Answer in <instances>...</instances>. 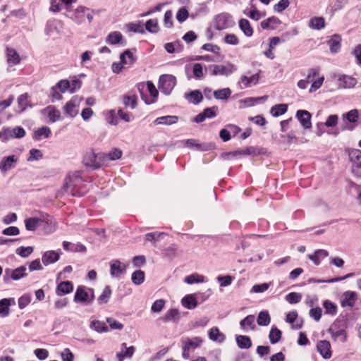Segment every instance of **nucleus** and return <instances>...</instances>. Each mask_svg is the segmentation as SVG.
<instances>
[{
  "instance_id": "1",
  "label": "nucleus",
  "mask_w": 361,
  "mask_h": 361,
  "mask_svg": "<svg viewBox=\"0 0 361 361\" xmlns=\"http://www.w3.org/2000/svg\"><path fill=\"white\" fill-rule=\"evenodd\" d=\"M82 184L83 180L78 173L69 174L64 179L62 189L57 191L56 197H61L64 193L72 196L82 195L84 194V192L81 189Z\"/></svg>"
},
{
  "instance_id": "2",
  "label": "nucleus",
  "mask_w": 361,
  "mask_h": 361,
  "mask_svg": "<svg viewBox=\"0 0 361 361\" xmlns=\"http://www.w3.org/2000/svg\"><path fill=\"white\" fill-rule=\"evenodd\" d=\"M351 173L355 178H361V150L353 149L349 152Z\"/></svg>"
},
{
  "instance_id": "3",
  "label": "nucleus",
  "mask_w": 361,
  "mask_h": 361,
  "mask_svg": "<svg viewBox=\"0 0 361 361\" xmlns=\"http://www.w3.org/2000/svg\"><path fill=\"white\" fill-rule=\"evenodd\" d=\"M25 135V131L22 127L4 128L0 130V140L6 142L11 139L22 138Z\"/></svg>"
},
{
  "instance_id": "4",
  "label": "nucleus",
  "mask_w": 361,
  "mask_h": 361,
  "mask_svg": "<svg viewBox=\"0 0 361 361\" xmlns=\"http://www.w3.org/2000/svg\"><path fill=\"white\" fill-rule=\"evenodd\" d=\"M94 298V290L89 288L87 290L85 286H78L74 296L75 302L90 304Z\"/></svg>"
},
{
  "instance_id": "5",
  "label": "nucleus",
  "mask_w": 361,
  "mask_h": 361,
  "mask_svg": "<svg viewBox=\"0 0 361 361\" xmlns=\"http://www.w3.org/2000/svg\"><path fill=\"white\" fill-rule=\"evenodd\" d=\"M176 84V78L172 75H162L159 80V89L161 92L168 95Z\"/></svg>"
},
{
  "instance_id": "6",
  "label": "nucleus",
  "mask_w": 361,
  "mask_h": 361,
  "mask_svg": "<svg viewBox=\"0 0 361 361\" xmlns=\"http://www.w3.org/2000/svg\"><path fill=\"white\" fill-rule=\"evenodd\" d=\"M82 98L79 96H74L63 107L65 114L70 117H75L78 114V107Z\"/></svg>"
},
{
  "instance_id": "7",
  "label": "nucleus",
  "mask_w": 361,
  "mask_h": 361,
  "mask_svg": "<svg viewBox=\"0 0 361 361\" xmlns=\"http://www.w3.org/2000/svg\"><path fill=\"white\" fill-rule=\"evenodd\" d=\"M105 156L103 153L94 154L90 152L87 154L85 157V164L87 166H92L94 169H99L104 164L103 159H105Z\"/></svg>"
},
{
  "instance_id": "8",
  "label": "nucleus",
  "mask_w": 361,
  "mask_h": 361,
  "mask_svg": "<svg viewBox=\"0 0 361 361\" xmlns=\"http://www.w3.org/2000/svg\"><path fill=\"white\" fill-rule=\"evenodd\" d=\"M233 23L231 16L226 13L216 16L214 20L215 28L219 30L226 29Z\"/></svg>"
},
{
  "instance_id": "9",
  "label": "nucleus",
  "mask_w": 361,
  "mask_h": 361,
  "mask_svg": "<svg viewBox=\"0 0 361 361\" xmlns=\"http://www.w3.org/2000/svg\"><path fill=\"white\" fill-rule=\"evenodd\" d=\"M61 255V252L60 250L58 251H47L42 256V262L44 266H48L56 262L59 259Z\"/></svg>"
},
{
  "instance_id": "10",
  "label": "nucleus",
  "mask_w": 361,
  "mask_h": 361,
  "mask_svg": "<svg viewBox=\"0 0 361 361\" xmlns=\"http://www.w3.org/2000/svg\"><path fill=\"white\" fill-rule=\"evenodd\" d=\"M126 266L118 259H113L110 262V274L112 277H119L124 274Z\"/></svg>"
},
{
  "instance_id": "11",
  "label": "nucleus",
  "mask_w": 361,
  "mask_h": 361,
  "mask_svg": "<svg viewBox=\"0 0 361 361\" xmlns=\"http://www.w3.org/2000/svg\"><path fill=\"white\" fill-rule=\"evenodd\" d=\"M296 117L304 128L309 129L312 127L311 114L306 110H298Z\"/></svg>"
},
{
  "instance_id": "12",
  "label": "nucleus",
  "mask_w": 361,
  "mask_h": 361,
  "mask_svg": "<svg viewBox=\"0 0 361 361\" xmlns=\"http://www.w3.org/2000/svg\"><path fill=\"white\" fill-rule=\"evenodd\" d=\"M259 73L254 74L250 77L243 75L239 81V85L241 89H245L251 87L252 85H257L259 82Z\"/></svg>"
},
{
  "instance_id": "13",
  "label": "nucleus",
  "mask_w": 361,
  "mask_h": 361,
  "mask_svg": "<svg viewBox=\"0 0 361 361\" xmlns=\"http://www.w3.org/2000/svg\"><path fill=\"white\" fill-rule=\"evenodd\" d=\"M17 160V157L14 155L4 158L0 162V171L4 173L12 168H14Z\"/></svg>"
},
{
  "instance_id": "14",
  "label": "nucleus",
  "mask_w": 361,
  "mask_h": 361,
  "mask_svg": "<svg viewBox=\"0 0 361 361\" xmlns=\"http://www.w3.org/2000/svg\"><path fill=\"white\" fill-rule=\"evenodd\" d=\"M317 350L324 359H329L331 356L330 343L326 340L320 341L317 345Z\"/></svg>"
},
{
  "instance_id": "15",
  "label": "nucleus",
  "mask_w": 361,
  "mask_h": 361,
  "mask_svg": "<svg viewBox=\"0 0 361 361\" xmlns=\"http://www.w3.org/2000/svg\"><path fill=\"white\" fill-rule=\"evenodd\" d=\"M135 348L133 346L127 347L126 343L121 344V351L117 353L116 357L118 361H123L124 358H130L133 355Z\"/></svg>"
},
{
  "instance_id": "16",
  "label": "nucleus",
  "mask_w": 361,
  "mask_h": 361,
  "mask_svg": "<svg viewBox=\"0 0 361 361\" xmlns=\"http://www.w3.org/2000/svg\"><path fill=\"white\" fill-rule=\"evenodd\" d=\"M73 290V285L69 281H62L59 283L56 288V293L59 296L70 293Z\"/></svg>"
},
{
  "instance_id": "17",
  "label": "nucleus",
  "mask_w": 361,
  "mask_h": 361,
  "mask_svg": "<svg viewBox=\"0 0 361 361\" xmlns=\"http://www.w3.org/2000/svg\"><path fill=\"white\" fill-rule=\"evenodd\" d=\"M356 301V293L353 291H346L343 295L341 305L343 307H353Z\"/></svg>"
},
{
  "instance_id": "18",
  "label": "nucleus",
  "mask_w": 361,
  "mask_h": 361,
  "mask_svg": "<svg viewBox=\"0 0 361 361\" xmlns=\"http://www.w3.org/2000/svg\"><path fill=\"white\" fill-rule=\"evenodd\" d=\"M211 70V75H228L231 73L232 70L228 66L221 65H214L209 67Z\"/></svg>"
},
{
  "instance_id": "19",
  "label": "nucleus",
  "mask_w": 361,
  "mask_h": 361,
  "mask_svg": "<svg viewBox=\"0 0 361 361\" xmlns=\"http://www.w3.org/2000/svg\"><path fill=\"white\" fill-rule=\"evenodd\" d=\"M281 23V21L276 16H271L261 22V27L263 29H276Z\"/></svg>"
},
{
  "instance_id": "20",
  "label": "nucleus",
  "mask_w": 361,
  "mask_h": 361,
  "mask_svg": "<svg viewBox=\"0 0 361 361\" xmlns=\"http://www.w3.org/2000/svg\"><path fill=\"white\" fill-rule=\"evenodd\" d=\"M136 57L131 50L124 51L120 56V60L124 66H131L136 61Z\"/></svg>"
},
{
  "instance_id": "21",
  "label": "nucleus",
  "mask_w": 361,
  "mask_h": 361,
  "mask_svg": "<svg viewBox=\"0 0 361 361\" xmlns=\"http://www.w3.org/2000/svg\"><path fill=\"white\" fill-rule=\"evenodd\" d=\"M329 256V252L326 250L319 249L317 250L314 254L309 255L308 258L312 261L315 265H319L321 259H324Z\"/></svg>"
},
{
  "instance_id": "22",
  "label": "nucleus",
  "mask_w": 361,
  "mask_h": 361,
  "mask_svg": "<svg viewBox=\"0 0 361 361\" xmlns=\"http://www.w3.org/2000/svg\"><path fill=\"white\" fill-rule=\"evenodd\" d=\"M89 11V8L85 6H79L77 8L73 13L72 18L77 23H82L85 20V14Z\"/></svg>"
},
{
  "instance_id": "23",
  "label": "nucleus",
  "mask_w": 361,
  "mask_h": 361,
  "mask_svg": "<svg viewBox=\"0 0 361 361\" xmlns=\"http://www.w3.org/2000/svg\"><path fill=\"white\" fill-rule=\"evenodd\" d=\"M6 56L7 62L9 66L17 65L20 62L19 54L13 48H6Z\"/></svg>"
},
{
  "instance_id": "24",
  "label": "nucleus",
  "mask_w": 361,
  "mask_h": 361,
  "mask_svg": "<svg viewBox=\"0 0 361 361\" xmlns=\"http://www.w3.org/2000/svg\"><path fill=\"white\" fill-rule=\"evenodd\" d=\"M255 317L252 314L247 315L240 322V328L244 331H247L248 329L253 330L255 328Z\"/></svg>"
},
{
  "instance_id": "25",
  "label": "nucleus",
  "mask_w": 361,
  "mask_h": 361,
  "mask_svg": "<svg viewBox=\"0 0 361 361\" xmlns=\"http://www.w3.org/2000/svg\"><path fill=\"white\" fill-rule=\"evenodd\" d=\"M184 97L189 102L197 104L202 100V94L199 90H192L190 92L185 93Z\"/></svg>"
},
{
  "instance_id": "26",
  "label": "nucleus",
  "mask_w": 361,
  "mask_h": 361,
  "mask_svg": "<svg viewBox=\"0 0 361 361\" xmlns=\"http://www.w3.org/2000/svg\"><path fill=\"white\" fill-rule=\"evenodd\" d=\"M356 84V79L351 76L343 75L338 79V85L343 88H352L355 87Z\"/></svg>"
},
{
  "instance_id": "27",
  "label": "nucleus",
  "mask_w": 361,
  "mask_h": 361,
  "mask_svg": "<svg viewBox=\"0 0 361 361\" xmlns=\"http://www.w3.org/2000/svg\"><path fill=\"white\" fill-rule=\"evenodd\" d=\"M179 319V312L177 309H170L169 310L166 314L160 318L164 323H167L169 322H176Z\"/></svg>"
},
{
  "instance_id": "28",
  "label": "nucleus",
  "mask_w": 361,
  "mask_h": 361,
  "mask_svg": "<svg viewBox=\"0 0 361 361\" xmlns=\"http://www.w3.org/2000/svg\"><path fill=\"white\" fill-rule=\"evenodd\" d=\"M183 307L188 310L195 309L197 306V300L194 294L185 295L181 300Z\"/></svg>"
},
{
  "instance_id": "29",
  "label": "nucleus",
  "mask_w": 361,
  "mask_h": 361,
  "mask_svg": "<svg viewBox=\"0 0 361 361\" xmlns=\"http://www.w3.org/2000/svg\"><path fill=\"white\" fill-rule=\"evenodd\" d=\"M341 38L338 35H333L330 39L327 41V44L330 48L331 53H337L341 49Z\"/></svg>"
},
{
  "instance_id": "30",
  "label": "nucleus",
  "mask_w": 361,
  "mask_h": 361,
  "mask_svg": "<svg viewBox=\"0 0 361 361\" xmlns=\"http://www.w3.org/2000/svg\"><path fill=\"white\" fill-rule=\"evenodd\" d=\"M11 302H14L13 298H4L0 300V314L2 317H7L10 312Z\"/></svg>"
},
{
  "instance_id": "31",
  "label": "nucleus",
  "mask_w": 361,
  "mask_h": 361,
  "mask_svg": "<svg viewBox=\"0 0 361 361\" xmlns=\"http://www.w3.org/2000/svg\"><path fill=\"white\" fill-rule=\"evenodd\" d=\"M178 121L177 116H164L158 117L154 123L155 125H172L176 123Z\"/></svg>"
},
{
  "instance_id": "32",
  "label": "nucleus",
  "mask_w": 361,
  "mask_h": 361,
  "mask_svg": "<svg viewBox=\"0 0 361 361\" xmlns=\"http://www.w3.org/2000/svg\"><path fill=\"white\" fill-rule=\"evenodd\" d=\"M46 110L48 111V117L50 122L54 123L62 119L60 111L57 110L54 106H47Z\"/></svg>"
},
{
  "instance_id": "33",
  "label": "nucleus",
  "mask_w": 361,
  "mask_h": 361,
  "mask_svg": "<svg viewBox=\"0 0 361 361\" xmlns=\"http://www.w3.org/2000/svg\"><path fill=\"white\" fill-rule=\"evenodd\" d=\"M63 247L67 251L71 252H85L86 248L82 244H75L68 241L63 242Z\"/></svg>"
},
{
  "instance_id": "34",
  "label": "nucleus",
  "mask_w": 361,
  "mask_h": 361,
  "mask_svg": "<svg viewBox=\"0 0 361 361\" xmlns=\"http://www.w3.org/2000/svg\"><path fill=\"white\" fill-rule=\"evenodd\" d=\"M209 338L216 342L222 343L226 337L224 334L221 333L217 327H212L209 331Z\"/></svg>"
},
{
  "instance_id": "35",
  "label": "nucleus",
  "mask_w": 361,
  "mask_h": 361,
  "mask_svg": "<svg viewBox=\"0 0 361 361\" xmlns=\"http://www.w3.org/2000/svg\"><path fill=\"white\" fill-rule=\"evenodd\" d=\"M123 104L126 107L134 109L137 106V96L135 94H128L123 97Z\"/></svg>"
},
{
  "instance_id": "36",
  "label": "nucleus",
  "mask_w": 361,
  "mask_h": 361,
  "mask_svg": "<svg viewBox=\"0 0 361 361\" xmlns=\"http://www.w3.org/2000/svg\"><path fill=\"white\" fill-rule=\"evenodd\" d=\"M309 26L314 30H321L325 26V20L323 17L312 18L309 22Z\"/></svg>"
},
{
  "instance_id": "37",
  "label": "nucleus",
  "mask_w": 361,
  "mask_h": 361,
  "mask_svg": "<svg viewBox=\"0 0 361 361\" xmlns=\"http://www.w3.org/2000/svg\"><path fill=\"white\" fill-rule=\"evenodd\" d=\"M240 30L247 37H251L253 34V29L247 19H240L239 21Z\"/></svg>"
},
{
  "instance_id": "38",
  "label": "nucleus",
  "mask_w": 361,
  "mask_h": 361,
  "mask_svg": "<svg viewBox=\"0 0 361 361\" xmlns=\"http://www.w3.org/2000/svg\"><path fill=\"white\" fill-rule=\"evenodd\" d=\"M50 134V128L47 126H43L35 131L33 137L36 140H40L42 137H49Z\"/></svg>"
},
{
  "instance_id": "39",
  "label": "nucleus",
  "mask_w": 361,
  "mask_h": 361,
  "mask_svg": "<svg viewBox=\"0 0 361 361\" xmlns=\"http://www.w3.org/2000/svg\"><path fill=\"white\" fill-rule=\"evenodd\" d=\"M238 346L242 349H247L252 345L250 338L247 336L240 335L236 337Z\"/></svg>"
},
{
  "instance_id": "40",
  "label": "nucleus",
  "mask_w": 361,
  "mask_h": 361,
  "mask_svg": "<svg viewBox=\"0 0 361 361\" xmlns=\"http://www.w3.org/2000/svg\"><path fill=\"white\" fill-rule=\"evenodd\" d=\"M202 342V338L200 337H193L192 338H185L183 341V345L186 348H195L198 347Z\"/></svg>"
},
{
  "instance_id": "41",
  "label": "nucleus",
  "mask_w": 361,
  "mask_h": 361,
  "mask_svg": "<svg viewBox=\"0 0 361 361\" xmlns=\"http://www.w3.org/2000/svg\"><path fill=\"white\" fill-rule=\"evenodd\" d=\"M288 109V106L285 104H276L271 108V114L273 116L277 117L284 114Z\"/></svg>"
},
{
  "instance_id": "42",
  "label": "nucleus",
  "mask_w": 361,
  "mask_h": 361,
  "mask_svg": "<svg viewBox=\"0 0 361 361\" xmlns=\"http://www.w3.org/2000/svg\"><path fill=\"white\" fill-rule=\"evenodd\" d=\"M257 324L259 326H268L271 322V317L267 311H261L257 317Z\"/></svg>"
},
{
  "instance_id": "43",
  "label": "nucleus",
  "mask_w": 361,
  "mask_h": 361,
  "mask_svg": "<svg viewBox=\"0 0 361 361\" xmlns=\"http://www.w3.org/2000/svg\"><path fill=\"white\" fill-rule=\"evenodd\" d=\"M145 29L149 32L156 34L159 31V26L157 19H149L145 23Z\"/></svg>"
},
{
  "instance_id": "44",
  "label": "nucleus",
  "mask_w": 361,
  "mask_h": 361,
  "mask_svg": "<svg viewBox=\"0 0 361 361\" xmlns=\"http://www.w3.org/2000/svg\"><path fill=\"white\" fill-rule=\"evenodd\" d=\"M232 92L230 88H223L214 92V97L216 99H227L230 97Z\"/></svg>"
},
{
  "instance_id": "45",
  "label": "nucleus",
  "mask_w": 361,
  "mask_h": 361,
  "mask_svg": "<svg viewBox=\"0 0 361 361\" xmlns=\"http://www.w3.org/2000/svg\"><path fill=\"white\" fill-rule=\"evenodd\" d=\"M123 39L122 34L120 32L114 31L110 32L106 38V42L110 44H116Z\"/></svg>"
},
{
  "instance_id": "46",
  "label": "nucleus",
  "mask_w": 361,
  "mask_h": 361,
  "mask_svg": "<svg viewBox=\"0 0 361 361\" xmlns=\"http://www.w3.org/2000/svg\"><path fill=\"white\" fill-rule=\"evenodd\" d=\"M111 295V290L109 286H105L102 294L97 299L99 304H106L108 302Z\"/></svg>"
},
{
  "instance_id": "47",
  "label": "nucleus",
  "mask_w": 361,
  "mask_h": 361,
  "mask_svg": "<svg viewBox=\"0 0 361 361\" xmlns=\"http://www.w3.org/2000/svg\"><path fill=\"white\" fill-rule=\"evenodd\" d=\"M90 328L98 333L106 332L109 329L107 326L102 322L94 320L91 322Z\"/></svg>"
},
{
  "instance_id": "48",
  "label": "nucleus",
  "mask_w": 361,
  "mask_h": 361,
  "mask_svg": "<svg viewBox=\"0 0 361 361\" xmlns=\"http://www.w3.org/2000/svg\"><path fill=\"white\" fill-rule=\"evenodd\" d=\"M25 271L26 267L25 266L18 267L11 271V278L15 281L19 280L27 275Z\"/></svg>"
},
{
  "instance_id": "49",
  "label": "nucleus",
  "mask_w": 361,
  "mask_h": 361,
  "mask_svg": "<svg viewBox=\"0 0 361 361\" xmlns=\"http://www.w3.org/2000/svg\"><path fill=\"white\" fill-rule=\"evenodd\" d=\"M41 221L39 218H27L25 220V228L28 231H35Z\"/></svg>"
},
{
  "instance_id": "50",
  "label": "nucleus",
  "mask_w": 361,
  "mask_h": 361,
  "mask_svg": "<svg viewBox=\"0 0 361 361\" xmlns=\"http://www.w3.org/2000/svg\"><path fill=\"white\" fill-rule=\"evenodd\" d=\"M269 341L271 344H275L281 340V331L277 328H271L269 335Z\"/></svg>"
},
{
  "instance_id": "51",
  "label": "nucleus",
  "mask_w": 361,
  "mask_h": 361,
  "mask_svg": "<svg viewBox=\"0 0 361 361\" xmlns=\"http://www.w3.org/2000/svg\"><path fill=\"white\" fill-rule=\"evenodd\" d=\"M128 30L130 32H134L137 33L144 34L145 32L142 22L137 23H130L126 25Z\"/></svg>"
},
{
  "instance_id": "52",
  "label": "nucleus",
  "mask_w": 361,
  "mask_h": 361,
  "mask_svg": "<svg viewBox=\"0 0 361 361\" xmlns=\"http://www.w3.org/2000/svg\"><path fill=\"white\" fill-rule=\"evenodd\" d=\"M132 281L135 285H140L144 282L145 273L141 270L134 271L131 277Z\"/></svg>"
},
{
  "instance_id": "53",
  "label": "nucleus",
  "mask_w": 361,
  "mask_h": 361,
  "mask_svg": "<svg viewBox=\"0 0 361 361\" xmlns=\"http://www.w3.org/2000/svg\"><path fill=\"white\" fill-rule=\"evenodd\" d=\"M106 157L103 159L104 164L109 160H116L121 157L122 151L119 149H114L113 151L110 152L109 154H104Z\"/></svg>"
},
{
  "instance_id": "54",
  "label": "nucleus",
  "mask_w": 361,
  "mask_h": 361,
  "mask_svg": "<svg viewBox=\"0 0 361 361\" xmlns=\"http://www.w3.org/2000/svg\"><path fill=\"white\" fill-rule=\"evenodd\" d=\"M204 281V277L202 275L197 274H193L185 278V282L188 284H192L194 283H202Z\"/></svg>"
},
{
  "instance_id": "55",
  "label": "nucleus",
  "mask_w": 361,
  "mask_h": 361,
  "mask_svg": "<svg viewBox=\"0 0 361 361\" xmlns=\"http://www.w3.org/2000/svg\"><path fill=\"white\" fill-rule=\"evenodd\" d=\"M359 116V112L357 109H352L343 114V118H345L350 123H356Z\"/></svg>"
},
{
  "instance_id": "56",
  "label": "nucleus",
  "mask_w": 361,
  "mask_h": 361,
  "mask_svg": "<svg viewBox=\"0 0 361 361\" xmlns=\"http://www.w3.org/2000/svg\"><path fill=\"white\" fill-rule=\"evenodd\" d=\"M302 299L300 293L292 292L286 296V300L290 304L298 303Z\"/></svg>"
},
{
  "instance_id": "57",
  "label": "nucleus",
  "mask_w": 361,
  "mask_h": 361,
  "mask_svg": "<svg viewBox=\"0 0 361 361\" xmlns=\"http://www.w3.org/2000/svg\"><path fill=\"white\" fill-rule=\"evenodd\" d=\"M188 16L189 13L188 10L185 7H182L178 9L176 18L179 23H182L183 22L187 20Z\"/></svg>"
},
{
  "instance_id": "58",
  "label": "nucleus",
  "mask_w": 361,
  "mask_h": 361,
  "mask_svg": "<svg viewBox=\"0 0 361 361\" xmlns=\"http://www.w3.org/2000/svg\"><path fill=\"white\" fill-rule=\"evenodd\" d=\"M27 94H23L20 95L18 98V104L20 109V112H23L25 110L27 106Z\"/></svg>"
},
{
  "instance_id": "59",
  "label": "nucleus",
  "mask_w": 361,
  "mask_h": 361,
  "mask_svg": "<svg viewBox=\"0 0 361 361\" xmlns=\"http://www.w3.org/2000/svg\"><path fill=\"white\" fill-rule=\"evenodd\" d=\"M33 252V247L31 246L28 247H20L16 250V254L22 257H27Z\"/></svg>"
},
{
  "instance_id": "60",
  "label": "nucleus",
  "mask_w": 361,
  "mask_h": 361,
  "mask_svg": "<svg viewBox=\"0 0 361 361\" xmlns=\"http://www.w3.org/2000/svg\"><path fill=\"white\" fill-rule=\"evenodd\" d=\"M270 283H264L261 284H255L251 289L252 293H264L269 289Z\"/></svg>"
},
{
  "instance_id": "61",
  "label": "nucleus",
  "mask_w": 361,
  "mask_h": 361,
  "mask_svg": "<svg viewBox=\"0 0 361 361\" xmlns=\"http://www.w3.org/2000/svg\"><path fill=\"white\" fill-rule=\"evenodd\" d=\"M324 307L326 310V313L330 314H335L336 312V305L334 302L329 301V300H325L324 302Z\"/></svg>"
},
{
  "instance_id": "62",
  "label": "nucleus",
  "mask_w": 361,
  "mask_h": 361,
  "mask_svg": "<svg viewBox=\"0 0 361 361\" xmlns=\"http://www.w3.org/2000/svg\"><path fill=\"white\" fill-rule=\"evenodd\" d=\"M332 338L334 340L339 339L341 342H345L347 338V334L345 330L339 329L332 332Z\"/></svg>"
},
{
  "instance_id": "63",
  "label": "nucleus",
  "mask_w": 361,
  "mask_h": 361,
  "mask_svg": "<svg viewBox=\"0 0 361 361\" xmlns=\"http://www.w3.org/2000/svg\"><path fill=\"white\" fill-rule=\"evenodd\" d=\"M55 86L60 91V92L64 93L67 90L69 89V87H71V83L68 80H61L59 81Z\"/></svg>"
},
{
  "instance_id": "64",
  "label": "nucleus",
  "mask_w": 361,
  "mask_h": 361,
  "mask_svg": "<svg viewBox=\"0 0 361 361\" xmlns=\"http://www.w3.org/2000/svg\"><path fill=\"white\" fill-rule=\"evenodd\" d=\"M288 0H281L278 4L274 5V10L276 12L281 13L289 6Z\"/></svg>"
}]
</instances>
